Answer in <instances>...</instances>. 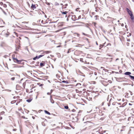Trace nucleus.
<instances>
[{
	"label": "nucleus",
	"mask_w": 134,
	"mask_h": 134,
	"mask_svg": "<svg viewBox=\"0 0 134 134\" xmlns=\"http://www.w3.org/2000/svg\"><path fill=\"white\" fill-rule=\"evenodd\" d=\"M58 20H57L56 21H54V22H53V23H56L57 22H58Z\"/></svg>",
	"instance_id": "nucleus-43"
},
{
	"label": "nucleus",
	"mask_w": 134,
	"mask_h": 134,
	"mask_svg": "<svg viewBox=\"0 0 134 134\" xmlns=\"http://www.w3.org/2000/svg\"><path fill=\"white\" fill-rule=\"evenodd\" d=\"M43 85V84H41L40 86H42Z\"/></svg>",
	"instance_id": "nucleus-47"
},
{
	"label": "nucleus",
	"mask_w": 134,
	"mask_h": 134,
	"mask_svg": "<svg viewBox=\"0 0 134 134\" xmlns=\"http://www.w3.org/2000/svg\"><path fill=\"white\" fill-rule=\"evenodd\" d=\"M129 105H132V104H131V103H129Z\"/></svg>",
	"instance_id": "nucleus-48"
},
{
	"label": "nucleus",
	"mask_w": 134,
	"mask_h": 134,
	"mask_svg": "<svg viewBox=\"0 0 134 134\" xmlns=\"http://www.w3.org/2000/svg\"><path fill=\"white\" fill-rule=\"evenodd\" d=\"M64 108L66 109H68L69 108L68 107L67 105L64 106Z\"/></svg>",
	"instance_id": "nucleus-17"
},
{
	"label": "nucleus",
	"mask_w": 134,
	"mask_h": 134,
	"mask_svg": "<svg viewBox=\"0 0 134 134\" xmlns=\"http://www.w3.org/2000/svg\"><path fill=\"white\" fill-rule=\"evenodd\" d=\"M45 52L46 54H48V53H51V51H45Z\"/></svg>",
	"instance_id": "nucleus-16"
},
{
	"label": "nucleus",
	"mask_w": 134,
	"mask_h": 134,
	"mask_svg": "<svg viewBox=\"0 0 134 134\" xmlns=\"http://www.w3.org/2000/svg\"><path fill=\"white\" fill-rule=\"evenodd\" d=\"M129 43L127 42V46H129Z\"/></svg>",
	"instance_id": "nucleus-38"
},
{
	"label": "nucleus",
	"mask_w": 134,
	"mask_h": 134,
	"mask_svg": "<svg viewBox=\"0 0 134 134\" xmlns=\"http://www.w3.org/2000/svg\"><path fill=\"white\" fill-rule=\"evenodd\" d=\"M95 16L96 17V18H97V17H98V15H96V16Z\"/></svg>",
	"instance_id": "nucleus-35"
},
{
	"label": "nucleus",
	"mask_w": 134,
	"mask_h": 134,
	"mask_svg": "<svg viewBox=\"0 0 134 134\" xmlns=\"http://www.w3.org/2000/svg\"><path fill=\"white\" fill-rule=\"evenodd\" d=\"M127 41H130V39H127Z\"/></svg>",
	"instance_id": "nucleus-36"
},
{
	"label": "nucleus",
	"mask_w": 134,
	"mask_h": 134,
	"mask_svg": "<svg viewBox=\"0 0 134 134\" xmlns=\"http://www.w3.org/2000/svg\"><path fill=\"white\" fill-rule=\"evenodd\" d=\"M0 4H2V3H1Z\"/></svg>",
	"instance_id": "nucleus-61"
},
{
	"label": "nucleus",
	"mask_w": 134,
	"mask_h": 134,
	"mask_svg": "<svg viewBox=\"0 0 134 134\" xmlns=\"http://www.w3.org/2000/svg\"><path fill=\"white\" fill-rule=\"evenodd\" d=\"M110 104L109 103L108 104V106H110Z\"/></svg>",
	"instance_id": "nucleus-41"
},
{
	"label": "nucleus",
	"mask_w": 134,
	"mask_h": 134,
	"mask_svg": "<svg viewBox=\"0 0 134 134\" xmlns=\"http://www.w3.org/2000/svg\"><path fill=\"white\" fill-rule=\"evenodd\" d=\"M131 16V18L132 20H133L134 19L133 16V14H131V15H130Z\"/></svg>",
	"instance_id": "nucleus-13"
},
{
	"label": "nucleus",
	"mask_w": 134,
	"mask_h": 134,
	"mask_svg": "<svg viewBox=\"0 0 134 134\" xmlns=\"http://www.w3.org/2000/svg\"><path fill=\"white\" fill-rule=\"evenodd\" d=\"M105 132V131H102L101 132H99V134H103Z\"/></svg>",
	"instance_id": "nucleus-10"
},
{
	"label": "nucleus",
	"mask_w": 134,
	"mask_h": 134,
	"mask_svg": "<svg viewBox=\"0 0 134 134\" xmlns=\"http://www.w3.org/2000/svg\"><path fill=\"white\" fill-rule=\"evenodd\" d=\"M70 49H69L68 51V52H67V53H69L70 52Z\"/></svg>",
	"instance_id": "nucleus-27"
},
{
	"label": "nucleus",
	"mask_w": 134,
	"mask_h": 134,
	"mask_svg": "<svg viewBox=\"0 0 134 134\" xmlns=\"http://www.w3.org/2000/svg\"><path fill=\"white\" fill-rule=\"evenodd\" d=\"M50 100L52 104H53L54 103V100L52 98V96H50Z\"/></svg>",
	"instance_id": "nucleus-5"
},
{
	"label": "nucleus",
	"mask_w": 134,
	"mask_h": 134,
	"mask_svg": "<svg viewBox=\"0 0 134 134\" xmlns=\"http://www.w3.org/2000/svg\"><path fill=\"white\" fill-rule=\"evenodd\" d=\"M118 104L119 105H121V103H119Z\"/></svg>",
	"instance_id": "nucleus-53"
},
{
	"label": "nucleus",
	"mask_w": 134,
	"mask_h": 134,
	"mask_svg": "<svg viewBox=\"0 0 134 134\" xmlns=\"http://www.w3.org/2000/svg\"><path fill=\"white\" fill-rule=\"evenodd\" d=\"M81 18V15L79 16L78 17L77 19H80V18Z\"/></svg>",
	"instance_id": "nucleus-26"
},
{
	"label": "nucleus",
	"mask_w": 134,
	"mask_h": 134,
	"mask_svg": "<svg viewBox=\"0 0 134 134\" xmlns=\"http://www.w3.org/2000/svg\"><path fill=\"white\" fill-rule=\"evenodd\" d=\"M32 118L34 119V118L33 116H32Z\"/></svg>",
	"instance_id": "nucleus-63"
},
{
	"label": "nucleus",
	"mask_w": 134,
	"mask_h": 134,
	"mask_svg": "<svg viewBox=\"0 0 134 134\" xmlns=\"http://www.w3.org/2000/svg\"><path fill=\"white\" fill-rule=\"evenodd\" d=\"M39 58L38 56H36L35 57L33 58L34 60H36V59H38Z\"/></svg>",
	"instance_id": "nucleus-8"
},
{
	"label": "nucleus",
	"mask_w": 134,
	"mask_h": 134,
	"mask_svg": "<svg viewBox=\"0 0 134 134\" xmlns=\"http://www.w3.org/2000/svg\"><path fill=\"white\" fill-rule=\"evenodd\" d=\"M62 82L63 83H65L66 84H68L69 83V82L67 81H65V80H63L62 81Z\"/></svg>",
	"instance_id": "nucleus-11"
},
{
	"label": "nucleus",
	"mask_w": 134,
	"mask_h": 134,
	"mask_svg": "<svg viewBox=\"0 0 134 134\" xmlns=\"http://www.w3.org/2000/svg\"><path fill=\"white\" fill-rule=\"evenodd\" d=\"M72 17H74V18H75V19H76V20H77V18H76V17H75V15H73V16H72Z\"/></svg>",
	"instance_id": "nucleus-22"
},
{
	"label": "nucleus",
	"mask_w": 134,
	"mask_h": 134,
	"mask_svg": "<svg viewBox=\"0 0 134 134\" xmlns=\"http://www.w3.org/2000/svg\"><path fill=\"white\" fill-rule=\"evenodd\" d=\"M125 27L126 28H127V26L126 25L125 26Z\"/></svg>",
	"instance_id": "nucleus-52"
},
{
	"label": "nucleus",
	"mask_w": 134,
	"mask_h": 134,
	"mask_svg": "<svg viewBox=\"0 0 134 134\" xmlns=\"http://www.w3.org/2000/svg\"><path fill=\"white\" fill-rule=\"evenodd\" d=\"M68 12L67 11H65L62 12V13L63 14H66Z\"/></svg>",
	"instance_id": "nucleus-14"
},
{
	"label": "nucleus",
	"mask_w": 134,
	"mask_h": 134,
	"mask_svg": "<svg viewBox=\"0 0 134 134\" xmlns=\"http://www.w3.org/2000/svg\"><path fill=\"white\" fill-rule=\"evenodd\" d=\"M108 14L107 13H105L104 14V16H107L108 15Z\"/></svg>",
	"instance_id": "nucleus-20"
},
{
	"label": "nucleus",
	"mask_w": 134,
	"mask_h": 134,
	"mask_svg": "<svg viewBox=\"0 0 134 134\" xmlns=\"http://www.w3.org/2000/svg\"><path fill=\"white\" fill-rule=\"evenodd\" d=\"M104 46V45L101 44L100 45V47L102 48Z\"/></svg>",
	"instance_id": "nucleus-25"
},
{
	"label": "nucleus",
	"mask_w": 134,
	"mask_h": 134,
	"mask_svg": "<svg viewBox=\"0 0 134 134\" xmlns=\"http://www.w3.org/2000/svg\"><path fill=\"white\" fill-rule=\"evenodd\" d=\"M121 26H124V24H121Z\"/></svg>",
	"instance_id": "nucleus-37"
},
{
	"label": "nucleus",
	"mask_w": 134,
	"mask_h": 134,
	"mask_svg": "<svg viewBox=\"0 0 134 134\" xmlns=\"http://www.w3.org/2000/svg\"><path fill=\"white\" fill-rule=\"evenodd\" d=\"M63 23L62 22L59 23L58 24V26L60 25L61 24H62Z\"/></svg>",
	"instance_id": "nucleus-21"
},
{
	"label": "nucleus",
	"mask_w": 134,
	"mask_h": 134,
	"mask_svg": "<svg viewBox=\"0 0 134 134\" xmlns=\"http://www.w3.org/2000/svg\"><path fill=\"white\" fill-rule=\"evenodd\" d=\"M43 55H40L38 56L39 58H40L41 57L43 56Z\"/></svg>",
	"instance_id": "nucleus-24"
},
{
	"label": "nucleus",
	"mask_w": 134,
	"mask_h": 134,
	"mask_svg": "<svg viewBox=\"0 0 134 134\" xmlns=\"http://www.w3.org/2000/svg\"><path fill=\"white\" fill-rule=\"evenodd\" d=\"M116 108L118 110L119 109L118 108V107H117Z\"/></svg>",
	"instance_id": "nucleus-55"
},
{
	"label": "nucleus",
	"mask_w": 134,
	"mask_h": 134,
	"mask_svg": "<svg viewBox=\"0 0 134 134\" xmlns=\"http://www.w3.org/2000/svg\"><path fill=\"white\" fill-rule=\"evenodd\" d=\"M126 11L130 15H131V14H132V12L128 8H127L126 9Z\"/></svg>",
	"instance_id": "nucleus-3"
},
{
	"label": "nucleus",
	"mask_w": 134,
	"mask_h": 134,
	"mask_svg": "<svg viewBox=\"0 0 134 134\" xmlns=\"http://www.w3.org/2000/svg\"><path fill=\"white\" fill-rule=\"evenodd\" d=\"M79 8H77L76 9V11H79Z\"/></svg>",
	"instance_id": "nucleus-28"
},
{
	"label": "nucleus",
	"mask_w": 134,
	"mask_h": 134,
	"mask_svg": "<svg viewBox=\"0 0 134 134\" xmlns=\"http://www.w3.org/2000/svg\"><path fill=\"white\" fill-rule=\"evenodd\" d=\"M82 34L83 35H85L86 34H85L84 33H82Z\"/></svg>",
	"instance_id": "nucleus-42"
},
{
	"label": "nucleus",
	"mask_w": 134,
	"mask_h": 134,
	"mask_svg": "<svg viewBox=\"0 0 134 134\" xmlns=\"http://www.w3.org/2000/svg\"><path fill=\"white\" fill-rule=\"evenodd\" d=\"M124 106V103H123L122 105L121 106H120V107H123Z\"/></svg>",
	"instance_id": "nucleus-29"
},
{
	"label": "nucleus",
	"mask_w": 134,
	"mask_h": 134,
	"mask_svg": "<svg viewBox=\"0 0 134 134\" xmlns=\"http://www.w3.org/2000/svg\"><path fill=\"white\" fill-rule=\"evenodd\" d=\"M96 109H98V108H97V107H96Z\"/></svg>",
	"instance_id": "nucleus-56"
},
{
	"label": "nucleus",
	"mask_w": 134,
	"mask_h": 134,
	"mask_svg": "<svg viewBox=\"0 0 134 134\" xmlns=\"http://www.w3.org/2000/svg\"><path fill=\"white\" fill-rule=\"evenodd\" d=\"M44 112L46 114H47L49 115H50L51 114L47 110H44Z\"/></svg>",
	"instance_id": "nucleus-9"
},
{
	"label": "nucleus",
	"mask_w": 134,
	"mask_h": 134,
	"mask_svg": "<svg viewBox=\"0 0 134 134\" xmlns=\"http://www.w3.org/2000/svg\"><path fill=\"white\" fill-rule=\"evenodd\" d=\"M51 94V93H50H50L49 92H48L47 93V94L48 95H50Z\"/></svg>",
	"instance_id": "nucleus-31"
},
{
	"label": "nucleus",
	"mask_w": 134,
	"mask_h": 134,
	"mask_svg": "<svg viewBox=\"0 0 134 134\" xmlns=\"http://www.w3.org/2000/svg\"><path fill=\"white\" fill-rule=\"evenodd\" d=\"M0 4H2V3H1Z\"/></svg>",
	"instance_id": "nucleus-60"
},
{
	"label": "nucleus",
	"mask_w": 134,
	"mask_h": 134,
	"mask_svg": "<svg viewBox=\"0 0 134 134\" xmlns=\"http://www.w3.org/2000/svg\"><path fill=\"white\" fill-rule=\"evenodd\" d=\"M15 67H20V66H18V65H15Z\"/></svg>",
	"instance_id": "nucleus-23"
},
{
	"label": "nucleus",
	"mask_w": 134,
	"mask_h": 134,
	"mask_svg": "<svg viewBox=\"0 0 134 134\" xmlns=\"http://www.w3.org/2000/svg\"><path fill=\"white\" fill-rule=\"evenodd\" d=\"M9 61H11V59H9Z\"/></svg>",
	"instance_id": "nucleus-54"
},
{
	"label": "nucleus",
	"mask_w": 134,
	"mask_h": 134,
	"mask_svg": "<svg viewBox=\"0 0 134 134\" xmlns=\"http://www.w3.org/2000/svg\"><path fill=\"white\" fill-rule=\"evenodd\" d=\"M66 16H67V15H66L65 17H66Z\"/></svg>",
	"instance_id": "nucleus-62"
},
{
	"label": "nucleus",
	"mask_w": 134,
	"mask_h": 134,
	"mask_svg": "<svg viewBox=\"0 0 134 134\" xmlns=\"http://www.w3.org/2000/svg\"><path fill=\"white\" fill-rule=\"evenodd\" d=\"M32 100V99H29L26 100V101L29 103Z\"/></svg>",
	"instance_id": "nucleus-12"
},
{
	"label": "nucleus",
	"mask_w": 134,
	"mask_h": 134,
	"mask_svg": "<svg viewBox=\"0 0 134 134\" xmlns=\"http://www.w3.org/2000/svg\"><path fill=\"white\" fill-rule=\"evenodd\" d=\"M2 119V117H0V120H1V119Z\"/></svg>",
	"instance_id": "nucleus-39"
},
{
	"label": "nucleus",
	"mask_w": 134,
	"mask_h": 134,
	"mask_svg": "<svg viewBox=\"0 0 134 134\" xmlns=\"http://www.w3.org/2000/svg\"><path fill=\"white\" fill-rule=\"evenodd\" d=\"M45 64L44 63L43 61H42V63H41L40 64V66H44Z\"/></svg>",
	"instance_id": "nucleus-7"
},
{
	"label": "nucleus",
	"mask_w": 134,
	"mask_h": 134,
	"mask_svg": "<svg viewBox=\"0 0 134 134\" xmlns=\"http://www.w3.org/2000/svg\"><path fill=\"white\" fill-rule=\"evenodd\" d=\"M131 74V72H126L124 74L126 75H130Z\"/></svg>",
	"instance_id": "nucleus-4"
},
{
	"label": "nucleus",
	"mask_w": 134,
	"mask_h": 134,
	"mask_svg": "<svg viewBox=\"0 0 134 134\" xmlns=\"http://www.w3.org/2000/svg\"><path fill=\"white\" fill-rule=\"evenodd\" d=\"M122 127H125V126H123Z\"/></svg>",
	"instance_id": "nucleus-64"
},
{
	"label": "nucleus",
	"mask_w": 134,
	"mask_h": 134,
	"mask_svg": "<svg viewBox=\"0 0 134 134\" xmlns=\"http://www.w3.org/2000/svg\"><path fill=\"white\" fill-rule=\"evenodd\" d=\"M111 99H110L109 101V103L110 104V103H111Z\"/></svg>",
	"instance_id": "nucleus-34"
},
{
	"label": "nucleus",
	"mask_w": 134,
	"mask_h": 134,
	"mask_svg": "<svg viewBox=\"0 0 134 134\" xmlns=\"http://www.w3.org/2000/svg\"><path fill=\"white\" fill-rule=\"evenodd\" d=\"M13 58H15V55L14 54L13 55H12V58L13 59Z\"/></svg>",
	"instance_id": "nucleus-30"
},
{
	"label": "nucleus",
	"mask_w": 134,
	"mask_h": 134,
	"mask_svg": "<svg viewBox=\"0 0 134 134\" xmlns=\"http://www.w3.org/2000/svg\"><path fill=\"white\" fill-rule=\"evenodd\" d=\"M103 103H104V102H103L102 103V105H103Z\"/></svg>",
	"instance_id": "nucleus-59"
},
{
	"label": "nucleus",
	"mask_w": 134,
	"mask_h": 134,
	"mask_svg": "<svg viewBox=\"0 0 134 134\" xmlns=\"http://www.w3.org/2000/svg\"><path fill=\"white\" fill-rule=\"evenodd\" d=\"M15 79V77H13L11 79V80H14Z\"/></svg>",
	"instance_id": "nucleus-19"
},
{
	"label": "nucleus",
	"mask_w": 134,
	"mask_h": 134,
	"mask_svg": "<svg viewBox=\"0 0 134 134\" xmlns=\"http://www.w3.org/2000/svg\"><path fill=\"white\" fill-rule=\"evenodd\" d=\"M53 92V90H51V91H50V93H52V92Z\"/></svg>",
	"instance_id": "nucleus-33"
},
{
	"label": "nucleus",
	"mask_w": 134,
	"mask_h": 134,
	"mask_svg": "<svg viewBox=\"0 0 134 134\" xmlns=\"http://www.w3.org/2000/svg\"><path fill=\"white\" fill-rule=\"evenodd\" d=\"M60 5H63V4H62V3H61V4H60Z\"/></svg>",
	"instance_id": "nucleus-58"
},
{
	"label": "nucleus",
	"mask_w": 134,
	"mask_h": 134,
	"mask_svg": "<svg viewBox=\"0 0 134 134\" xmlns=\"http://www.w3.org/2000/svg\"><path fill=\"white\" fill-rule=\"evenodd\" d=\"M13 60L14 62L17 63L18 64H20V62L21 61L18 60L16 58H13Z\"/></svg>",
	"instance_id": "nucleus-1"
},
{
	"label": "nucleus",
	"mask_w": 134,
	"mask_h": 134,
	"mask_svg": "<svg viewBox=\"0 0 134 134\" xmlns=\"http://www.w3.org/2000/svg\"><path fill=\"white\" fill-rule=\"evenodd\" d=\"M130 77L132 79L134 80V76H132L131 75H130Z\"/></svg>",
	"instance_id": "nucleus-15"
},
{
	"label": "nucleus",
	"mask_w": 134,
	"mask_h": 134,
	"mask_svg": "<svg viewBox=\"0 0 134 134\" xmlns=\"http://www.w3.org/2000/svg\"><path fill=\"white\" fill-rule=\"evenodd\" d=\"M130 93H131V95H132V92L131 91H130Z\"/></svg>",
	"instance_id": "nucleus-40"
},
{
	"label": "nucleus",
	"mask_w": 134,
	"mask_h": 134,
	"mask_svg": "<svg viewBox=\"0 0 134 134\" xmlns=\"http://www.w3.org/2000/svg\"><path fill=\"white\" fill-rule=\"evenodd\" d=\"M36 6H37L38 5L37 4H32L31 6V8L33 9V10L34 9H35L36 8Z\"/></svg>",
	"instance_id": "nucleus-2"
},
{
	"label": "nucleus",
	"mask_w": 134,
	"mask_h": 134,
	"mask_svg": "<svg viewBox=\"0 0 134 134\" xmlns=\"http://www.w3.org/2000/svg\"><path fill=\"white\" fill-rule=\"evenodd\" d=\"M25 82L23 83V86L24 88H25Z\"/></svg>",
	"instance_id": "nucleus-18"
},
{
	"label": "nucleus",
	"mask_w": 134,
	"mask_h": 134,
	"mask_svg": "<svg viewBox=\"0 0 134 134\" xmlns=\"http://www.w3.org/2000/svg\"><path fill=\"white\" fill-rule=\"evenodd\" d=\"M96 44H97V45H98V44L97 42H96Z\"/></svg>",
	"instance_id": "nucleus-44"
},
{
	"label": "nucleus",
	"mask_w": 134,
	"mask_h": 134,
	"mask_svg": "<svg viewBox=\"0 0 134 134\" xmlns=\"http://www.w3.org/2000/svg\"><path fill=\"white\" fill-rule=\"evenodd\" d=\"M107 18H109H109H110V19L111 18H110V17H108H108H107Z\"/></svg>",
	"instance_id": "nucleus-45"
},
{
	"label": "nucleus",
	"mask_w": 134,
	"mask_h": 134,
	"mask_svg": "<svg viewBox=\"0 0 134 134\" xmlns=\"http://www.w3.org/2000/svg\"><path fill=\"white\" fill-rule=\"evenodd\" d=\"M129 34L130 35V36L131 35V33H130Z\"/></svg>",
	"instance_id": "nucleus-57"
},
{
	"label": "nucleus",
	"mask_w": 134,
	"mask_h": 134,
	"mask_svg": "<svg viewBox=\"0 0 134 134\" xmlns=\"http://www.w3.org/2000/svg\"><path fill=\"white\" fill-rule=\"evenodd\" d=\"M22 118H25V117H24V116H22Z\"/></svg>",
	"instance_id": "nucleus-49"
},
{
	"label": "nucleus",
	"mask_w": 134,
	"mask_h": 134,
	"mask_svg": "<svg viewBox=\"0 0 134 134\" xmlns=\"http://www.w3.org/2000/svg\"><path fill=\"white\" fill-rule=\"evenodd\" d=\"M112 104L113 105H115V103H112Z\"/></svg>",
	"instance_id": "nucleus-46"
},
{
	"label": "nucleus",
	"mask_w": 134,
	"mask_h": 134,
	"mask_svg": "<svg viewBox=\"0 0 134 134\" xmlns=\"http://www.w3.org/2000/svg\"><path fill=\"white\" fill-rule=\"evenodd\" d=\"M119 59L118 58H117V59H116V61H117V60H118Z\"/></svg>",
	"instance_id": "nucleus-50"
},
{
	"label": "nucleus",
	"mask_w": 134,
	"mask_h": 134,
	"mask_svg": "<svg viewBox=\"0 0 134 134\" xmlns=\"http://www.w3.org/2000/svg\"><path fill=\"white\" fill-rule=\"evenodd\" d=\"M94 74L95 75H96L97 74V73L96 72H94Z\"/></svg>",
	"instance_id": "nucleus-32"
},
{
	"label": "nucleus",
	"mask_w": 134,
	"mask_h": 134,
	"mask_svg": "<svg viewBox=\"0 0 134 134\" xmlns=\"http://www.w3.org/2000/svg\"><path fill=\"white\" fill-rule=\"evenodd\" d=\"M47 4L48 5H49V3H48Z\"/></svg>",
	"instance_id": "nucleus-51"
},
{
	"label": "nucleus",
	"mask_w": 134,
	"mask_h": 134,
	"mask_svg": "<svg viewBox=\"0 0 134 134\" xmlns=\"http://www.w3.org/2000/svg\"><path fill=\"white\" fill-rule=\"evenodd\" d=\"M68 5L67 4H66L65 5H62V8H63L65 9L66 8V7Z\"/></svg>",
	"instance_id": "nucleus-6"
}]
</instances>
